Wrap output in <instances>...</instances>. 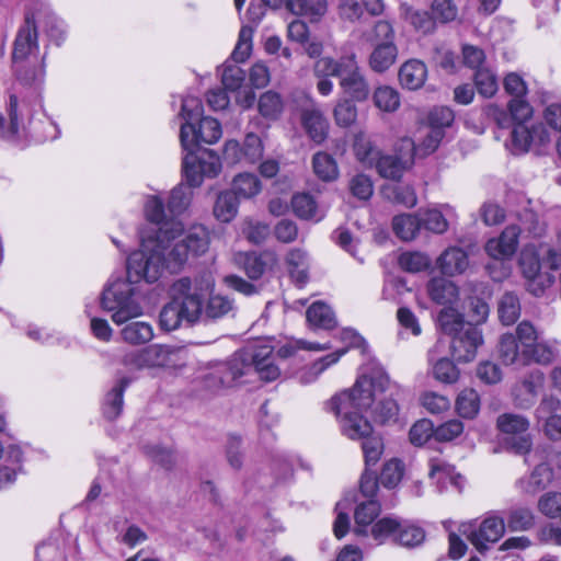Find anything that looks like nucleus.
<instances>
[{
    "mask_svg": "<svg viewBox=\"0 0 561 561\" xmlns=\"http://www.w3.org/2000/svg\"><path fill=\"white\" fill-rule=\"evenodd\" d=\"M353 151L356 159L364 165L374 167L380 151L373 145V142L365 136L364 133L355 135Z\"/></svg>",
    "mask_w": 561,
    "mask_h": 561,
    "instance_id": "58836bf2",
    "label": "nucleus"
},
{
    "mask_svg": "<svg viewBox=\"0 0 561 561\" xmlns=\"http://www.w3.org/2000/svg\"><path fill=\"white\" fill-rule=\"evenodd\" d=\"M146 218L158 226L156 233H161L165 229V239L178 240L183 233L184 225L174 216L165 210L164 203L161 197L150 195L147 197L144 206Z\"/></svg>",
    "mask_w": 561,
    "mask_h": 561,
    "instance_id": "9b49d317",
    "label": "nucleus"
},
{
    "mask_svg": "<svg viewBox=\"0 0 561 561\" xmlns=\"http://www.w3.org/2000/svg\"><path fill=\"white\" fill-rule=\"evenodd\" d=\"M421 226L428 231L434 233L442 234L448 229V221L442 214V211L437 209H427L423 213L419 214Z\"/></svg>",
    "mask_w": 561,
    "mask_h": 561,
    "instance_id": "0e129e2a",
    "label": "nucleus"
},
{
    "mask_svg": "<svg viewBox=\"0 0 561 561\" xmlns=\"http://www.w3.org/2000/svg\"><path fill=\"white\" fill-rule=\"evenodd\" d=\"M516 331L522 347L523 364L534 360L546 365L553 360L554 351L546 343L537 342V332L529 321H522L517 325Z\"/></svg>",
    "mask_w": 561,
    "mask_h": 561,
    "instance_id": "9d476101",
    "label": "nucleus"
},
{
    "mask_svg": "<svg viewBox=\"0 0 561 561\" xmlns=\"http://www.w3.org/2000/svg\"><path fill=\"white\" fill-rule=\"evenodd\" d=\"M294 213L301 219L319 220L322 215L319 214L318 206L313 197L309 194H296L291 198Z\"/></svg>",
    "mask_w": 561,
    "mask_h": 561,
    "instance_id": "8fccbe9b",
    "label": "nucleus"
},
{
    "mask_svg": "<svg viewBox=\"0 0 561 561\" xmlns=\"http://www.w3.org/2000/svg\"><path fill=\"white\" fill-rule=\"evenodd\" d=\"M549 141V133L542 124L528 126L516 123L512 130V142L515 152H526L531 145H543Z\"/></svg>",
    "mask_w": 561,
    "mask_h": 561,
    "instance_id": "dca6fc26",
    "label": "nucleus"
},
{
    "mask_svg": "<svg viewBox=\"0 0 561 561\" xmlns=\"http://www.w3.org/2000/svg\"><path fill=\"white\" fill-rule=\"evenodd\" d=\"M301 125L308 137L316 144H322L329 134V122L323 113L316 107L301 112Z\"/></svg>",
    "mask_w": 561,
    "mask_h": 561,
    "instance_id": "412c9836",
    "label": "nucleus"
},
{
    "mask_svg": "<svg viewBox=\"0 0 561 561\" xmlns=\"http://www.w3.org/2000/svg\"><path fill=\"white\" fill-rule=\"evenodd\" d=\"M520 231L522 228L516 225L507 226L499 238L486 242L485 252L494 260L510 259L517 249Z\"/></svg>",
    "mask_w": 561,
    "mask_h": 561,
    "instance_id": "f3484780",
    "label": "nucleus"
},
{
    "mask_svg": "<svg viewBox=\"0 0 561 561\" xmlns=\"http://www.w3.org/2000/svg\"><path fill=\"white\" fill-rule=\"evenodd\" d=\"M346 352L347 348L337 350L331 354L323 356L319 360H316L310 366L305 367L299 373V381L305 385L316 381L325 369L336 364L340 360V358L346 354Z\"/></svg>",
    "mask_w": 561,
    "mask_h": 561,
    "instance_id": "7c9ffc66",
    "label": "nucleus"
},
{
    "mask_svg": "<svg viewBox=\"0 0 561 561\" xmlns=\"http://www.w3.org/2000/svg\"><path fill=\"white\" fill-rule=\"evenodd\" d=\"M387 378L389 379L388 376ZM388 382L390 381L388 380ZM389 383H387L383 390L376 391L375 400L369 407V409H371V416L374 420L381 424L396 421L399 413V405L393 399L389 398L385 400H378L379 396L387 389ZM366 410H368V408Z\"/></svg>",
    "mask_w": 561,
    "mask_h": 561,
    "instance_id": "72a5a7b5",
    "label": "nucleus"
},
{
    "mask_svg": "<svg viewBox=\"0 0 561 561\" xmlns=\"http://www.w3.org/2000/svg\"><path fill=\"white\" fill-rule=\"evenodd\" d=\"M202 101L195 96H186L182 101L181 116L185 121L181 125L180 140L184 150L196 149L199 142L213 145L222 136L220 123L213 117H203Z\"/></svg>",
    "mask_w": 561,
    "mask_h": 561,
    "instance_id": "423d86ee",
    "label": "nucleus"
},
{
    "mask_svg": "<svg viewBox=\"0 0 561 561\" xmlns=\"http://www.w3.org/2000/svg\"><path fill=\"white\" fill-rule=\"evenodd\" d=\"M468 540L479 551L489 550L490 545L497 542L505 534L504 518L495 514L486 516L478 528L470 530L463 529Z\"/></svg>",
    "mask_w": 561,
    "mask_h": 561,
    "instance_id": "ddd939ff",
    "label": "nucleus"
},
{
    "mask_svg": "<svg viewBox=\"0 0 561 561\" xmlns=\"http://www.w3.org/2000/svg\"><path fill=\"white\" fill-rule=\"evenodd\" d=\"M436 265L442 274L456 276L467 271L469 267V257L463 249L449 247L437 257Z\"/></svg>",
    "mask_w": 561,
    "mask_h": 561,
    "instance_id": "a211bd4d",
    "label": "nucleus"
},
{
    "mask_svg": "<svg viewBox=\"0 0 561 561\" xmlns=\"http://www.w3.org/2000/svg\"><path fill=\"white\" fill-rule=\"evenodd\" d=\"M430 468V477L436 481L442 490L446 489L448 483L458 490L462 488V476L457 473L455 468L446 461L438 458L431 459Z\"/></svg>",
    "mask_w": 561,
    "mask_h": 561,
    "instance_id": "393cba45",
    "label": "nucleus"
},
{
    "mask_svg": "<svg viewBox=\"0 0 561 561\" xmlns=\"http://www.w3.org/2000/svg\"><path fill=\"white\" fill-rule=\"evenodd\" d=\"M363 41L376 46L383 43H394V30L386 20L377 21L370 28L362 32Z\"/></svg>",
    "mask_w": 561,
    "mask_h": 561,
    "instance_id": "ea45409f",
    "label": "nucleus"
},
{
    "mask_svg": "<svg viewBox=\"0 0 561 561\" xmlns=\"http://www.w3.org/2000/svg\"><path fill=\"white\" fill-rule=\"evenodd\" d=\"M339 78L340 87L346 95L358 102L367 100L370 92L369 84L354 54L344 57V66Z\"/></svg>",
    "mask_w": 561,
    "mask_h": 561,
    "instance_id": "f8f14e48",
    "label": "nucleus"
},
{
    "mask_svg": "<svg viewBox=\"0 0 561 561\" xmlns=\"http://www.w3.org/2000/svg\"><path fill=\"white\" fill-rule=\"evenodd\" d=\"M119 335L125 343L138 346L149 343L154 333L152 325L146 321H128L121 330Z\"/></svg>",
    "mask_w": 561,
    "mask_h": 561,
    "instance_id": "c756f323",
    "label": "nucleus"
},
{
    "mask_svg": "<svg viewBox=\"0 0 561 561\" xmlns=\"http://www.w3.org/2000/svg\"><path fill=\"white\" fill-rule=\"evenodd\" d=\"M427 67L420 59L404 61L398 72L399 82L407 90L421 89L427 79Z\"/></svg>",
    "mask_w": 561,
    "mask_h": 561,
    "instance_id": "aec40b11",
    "label": "nucleus"
},
{
    "mask_svg": "<svg viewBox=\"0 0 561 561\" xmlns=\"http://www.w3.org/2000/svg\"><path fill=\"white\" fill-rule=\"evenodd\" d=\"M560 410V400L549 396L542 398L535 412L545 435L552 440L561 439V416L558 414Z\"/></svg>",
    "mask_w": 561,
    "mask_h": 561,
    "instance_id": "4468645a",
    "label": "nucleus"
},
{
    "mask_svg": "<svg viewBox=\"0 0 561 561\" xmlns=\"http://www.w3.org/2000/svg\"><path fill=\"white\" fill-rule=\"evenodd\" d=\"M427 294L437 305H451L458 299V287L444 277H433L427 284Z\"/></svg>",
    "mask_w": 561,
    "mask_h": 561,
    "instance_id": "a878e982",
    "label": "nucleus"
},
{
    "mask_svg": "<svg viewBox=\"0 0 561 561\" xmlns=\"http://www.w3.org/2000/svg\"><path fill=\"white\" fill-rule=\"evenodd\" d=\"M333 117L337 126L350 127L357 118V107L354 100L341 99L337 101L334 110Z\"/></svg>",
    "mask_w": 561,
    "mask_h": 561,
    "instance_id": "5fc2aeb1",
    "label": "nucleus"
},
{
    "mask_svg": "<svg viewBox=\"0 0 561 561\" xmlns=\"http://www.w3.org/2000/svg\"><path fill=\"white\" fill-rule=\"evenodd\" d=\"M553 480V471L547 462H541L533 470L528 478L517 481V488L526 494H535L545 490Z\"/></svg>",
    "mask_w": 561,
    "mask_h": 561,
    "instance_id": "4be33fe9",
    "label": "nucleus"
},
{
    "mask_svg": "<svg viewBox=\"0 0 561 561\" xmlns=\"http://www.w3.org/2000/svg\"><path fill=\"white\" fill-rule=\"evenodd\" d=\"M131 381V377H122L105 396L103 413L107 420L112 421L121 415L124 404V392Z\"/></svg>",
    "mask_w": 561,
    "mask_h": 561,
    "instance_id": "5701e85b",
    "label": "nucleus"
},
{
    "mask_svg": "<svg viewBox=\"0 0 561 561\" xmlns=\"http://www.w3.org/2000/svg\"><path fill=\"white\" fill-rule=\"evenodd\" d=\"M399 265L409 273H417L430 266V259L421 252H403L399 256Z\"/></svg>",
    "mask_w": 561,
    "mask_h": 561,
    "instance_id": "e2e57ef3",
    "label": "nucleus"
},
{
    "mask_svg": "<svg viewBox=\"0 0 561 561\" xmlns=\"http://www.w3.org/2000/svg\"><path fill=\"white\" fill-rule=\"evenodd\" d=\"M519 341L517 333H505L499 342V354L502 362L506 365L515 364L522 359V351L519 352Z\"/></svg>",
    "mask_w": 561,
    "mask_h": 561,
    "instance_id": "3c124183",
    "label": "nucleus"
},
{
    "mask_svg": "<svg viewBox=\"0 0 561 561\" xmlns=\"http://www.w3.org/2000/svg\"><path fill=\"white\" fill-rule=\"evenodd\" d=\"M383 197L394 204L413 208L417 204L415 190L409 184H387L381 188Z\"/></svg>",
    "mask_w": 561,
    "mask_h": 561,
    "instance_id": "2f4dec72",
    "label": "nucleus"
},
{
    "mask_svg": "<svg viewBox=\"0 0 561 561\" xmlns=\"http://www.w3.org/2000/svg\"><path fill=\"white\" fill-rule=\"evenodd\" d=\"M234 300L228 296L220 294H211L205 307L203 308V316L207 320L216 321L236 314Z\"/></svg>",
    "mask_w": 561,
    "mask_h": 561,
    "instance_id": "bb28decb",
    "label": "nucleus"
},
{
    "mask_svg": "<svg viewBox=\"0 0 561 561\" xmlns=\"http://www.w3.org/2000/svg\"><path fill=\"white\" fill-rule=\"evenodd\" d=\"M519 265L527 290L535 296H541L554 283L551 272L561 267V252L554 249H541L539 252L525 249L520 254Z\"/></svg>",
    "mask_w": 561,
    "mask_h": 561,
    "instance_id": "0eeeda50",
    "label": "nucleus"
},
{
    "mask_svg": "<svg viewBox=\"0 0 561 561\" xmlns=\"http://www.w3.org/2000/svg\"><path fill=\"white\" fill-rule=\"evenodd\" d=\"M195 150H186L187 153L183 158V173L190 187L199 186L205 178L204 172L198 168Z\"/></svg>",
    "mask_w": 561,
    "mask_h": 561,
    "instance_id": "6e6d98bb",
    "label": "nucleus"
},
{
    "mask_svg": "<svg viewBox=\"0 0 561 561\" xmlns=\"http://www.w3.org/2000/svg\"><path fill=\"white\" fill-rule=\"evenodd\" d=\"M381 510L380 504L375 500H368L359 503L354 512L355 528L354 533L357 536L371 535V523L379 515Z\"/></svg>",
    "mask_w": 561,
    "mask_h": 561,
    "instance_id": "b1692460",
    "label": "nucleus"
},
{
    "mask_svg": "<svg viewBox=\"0 0 561 561\" xmlns=\"http://www.w3.org/2000/svg\"><path fill=\"white\" fill-rule=\"evenodd\" d=\"M387 383L385 370L374 366L363 373L351 389L334 396L328 403V409L339 417L342 433L351 439H363L366 468L379 461L383 444L378 435L373 434V426L362 412L371 405L376 391L383 390Z\"/></svg>",
    "mask_w": 561,
    "mask_h": 561,
    "instance_id": "f03ea898",
    "label": "nucleus"
},
{
    "mask_svg": "<svg viewBox=\"0 0 561 561\" xmlns=\"http://www.w3.org/2000/svg\"><path fill=\"white\" fill-rule=\"evenodd\" d=\"M537 507L549 518H561V492L550 491L542 494L538 500Z\"/></svg>",
    "mask_w": 561,
    "mask_h": 561,
    "instance_id": "bf43d9fd",
    "label": "nucleus"
},
{
    "mask_svg": "<svg viewBox=\"0 0 561 561\" xmlns=\"http://www.w3.org/2000/svg\"><path fill=\"white\" fill-rule=\"evenodd\" d=\"M543 374L534 371L514 389V402L520 409H529L534 405L539 390L543 386Z\"/></svg>",
    "mask_w": 561,
    "mask_h": 561,
    "instance_id": "6ab92c4d",
    "label": "nucleus"
},
{
    "mask_svg": "<svg viewBox=\"0 0 561 561\" xmlns=\"http://www.w3.org/2000/svg\"><path fill=\"white\" fill-rule=\"evenodd\" d=\"M461 54L463 64L474 72L490 66L484 50L478 46L465 44L462 45Z\"/></svg>",
    "mask_w": 561,
    "mask_h": 561,
    "instance_id": "338daca9",
    "label": "nucleus"
},
{
    "mask_svg": "<svg viewBox=\"0 0 561 561\" xmlns=\"http://www.w3.org/2000/svg\"><path fill=\"white\" fill-rule=\"evenodd\" d=\"M148 369L165 367L171 362L175 350L165 344H151L142 347Z\"/></svg>",
    "mask_w": 561,
    "mask_h": 561,
    "instance_id": "a19ab883",
    "label": "nucleus"
},
{
    "mask_svg": "<svg viewBox=\"0 0 561 561\" xmlns=\"http://www.w3.org/2000/svg\"><path fill=\"white\" fill-rule=\"evenodd\" d=\"M38 32L33 13H26L13 43L12 68L19 82L24 85L41 84L45 77V56L36 66L26 65L27 58L38 53Z\"/></svg>",
    "mask_w": 561,
    "mask_h": 561,
    "instance_id": "39448f33",
    "label": "nucleus"
},
{
    "mask_svg": "<svg viewBox=\"0 0 561 561\" xmlns=\"http://www.w3.org/2000/svg\"><path fill=\"white\" fill-rule=\"evenodd\" d=\"M198 168L207 178H215L221 171L220 158L213 150H199L196 154Z\"/></svg>",
    "mask_w": 561,
    "mask_h": 561,
    "instance_id": "69168bd1",
    "label": "nucleus"
},
{
    "mask_svg": "<svg viewBox=\"0 0 561 561\" xmlns=\"http://www.w3.org/2000/svg\"><path fill=\"white\" fill-rule=\"evenodd\" d=\"M286 262L289 266L291 277L298 284H305L307 280L308 259L305 251L300 249H293L286 256Z\"/></svg>",
    "mask_w": 561,
    "mask_h": 561,
    "instance_id": "603ef678",
    "label": "nucleus"
},
{
    "mask_svg": "<svg viewBox=\"0 0 561 561\" xmlns=\"http://www.w3.org/2000/svg\"><path fill=\"white\" fill-rule=\"evenodd\" d=\"M371 536L380 542L391 537L401 546L415 547L423 542L425 533L419 526L393 517H383L371 526Z\"/></svg>",
    "mask_w": 561,
    "mask_h": 561,
    "instance_id": "1a4fd4ad",
    "label": "nucleus"
},
{
    "mask_svg": "<svg viewBox=\"0 0 561 561\" xmlns=\"http://www.w3.org/2000/svg\"><path fill=\"white\" fill-rule=\"evenodd\" d=\"M312 168L318 178L323 181H333L339 175L336 161L327 152H317L312 158Z\"/></svg>",
    "mask_w": 561,
    "mask_h": 561,
    "instance_id": "09e8293b",
    "label": "nucleus"
},
{
    "mask_svg": "<svg viewBox=\"0 0 561 561\" xmlns=\"http://www.w3.org/2000/svg\"><path fill=\"white\" fill-rule=\"evenodd\" d=\"M473 81L478 93L484 98H492L497 92V77L491 66L477 70Z\"/></svg>",
    "mask_w": 561,
    "mask_h": 561,
    "instance_id": "37998d69",
    "label": "nucleus"
},
{
    "mask_svg": "<svg viewBox=\"0 0 561 561\" xmlns=\"http://www.w3.org/2000/svg\"><path fill=\"white\" fill-rule=\"evenodd\" d=\"M170 301L160 312V327L173 331L182 323L192 325L203 316V298L188 277H181L170 288Z\"/></svg>",
    "mask_w": 561,
    "mask_h": 561,
    "instance_id": "20e7f679",
    "label": "nucleus"
},
{
    "mask_svg": "<svg viewBox=\"0 0 561 561\" xmlns=\"http://www.w3.org/2000/svg\"><path fill=\"white\" fill-rule=\"evenodd\" d=\"M456 410L463 419H473L480 410V398L476 390L463 389L456 399Z\"/></svg>",
    "mask_w": 561,
    "mask_h": 561,
    "instance_id": "de8ad7c7",
    "label": "nucleus"
},
{
    "mask_svg": "<svg viewBox=\"0 0 561 561\" xmlns=\"http://www.w3.org/2000/svg\"><path fill=\"white\" fill-rule=\"evenodd\" d=\"M238 262L252 279L260 278L265 272L266 263L261 255L254 252L239 254Z\"/></svg>",
    "mask_w": 561,
    "mask_h": 561,
    "instance_id": "052dcab7",
    "label": "nucleus"
},
{
    "mask_svg": "<svg viewBox=\"0 0 561 561\" xmlns=\"http://www.w3.org/2000/svg\"><path fill=\"white\" fill-rule=\"evenodd\" d=\"M374 165L381 178L394 181L400 180L405 170V164L400 158L389 154L382 156L381 153Z\"/></svg>",
    "mask_w": 561,
    "mask_h": 561,
    "instance_id": "c03bdc74",
    "label": "nucleus"
},
{
    "mask_svg": "<svg viewBox=\"0 0 561 561\" xmlns=\"http://www.w3.org/2000/svg\"><path fill=\"white\" fill-rule=\"evenodd\" d=\"M165 231L142 239L140 249L128 256L127 280L154 283L164 270L178 273L191 255H203L209 248V231L202 225L191 227L181 240L165 239Z\"/></svg>",
    "mask_w": 561,
    "mask_h": 561,
    "instance_id": "f257e3e1",
    "label": "nucleus"
},
{
    "mask_svg": "<svg viewBox=\"0 0 561 561\" xmlns=\"http://www.w3.org/2000/svg\"><path fill=\"white\" fill-rule=\"evenodd\" d=\"M496 424L499 430L506 434H524L529 427V422L525 416L513 413L500 415Z\"/></svg>",
    "mask_w": 561,
    "mask_h": 561,
    "instance_id": "4d7b16f0",
    "label": "nucleus"
},
{
    "mask_svg": "<svg viewBox=\"0 0 561 561\" xmlns=\"http://www.w3.org/2000/svg\"><path fill=\"white\" fill-rule=\"evenodd\" d=\"M255 371L260 379L274 381L279 375V368L274 364L273 347L266 343H255L233 354L224 363L214 365L204 376L206 389L217 392L236 386L240 378Z\"/></svg>",
    "mask_w": 561,
    "mask_h": 561,
    "instance_id": "7ed1b4c3",
    "label": "nucleus"
},
{
    "mask_svg": "<svg viewBox=\"0 0 561 561\" xmlns=\"http://www.w3.org/2000/svg\"><path fill=\"white\" fill-rule=\"evenodd\" d=\"M374 104L382 112L393 113L400 107L399 92L389 85L378 87L373 95Z\"/></svg>",
    "mask_w": 561,
    "mask_h": 561,
    "instance_id": "49530a36",
    "label": "nucleus"
},
{
    "mask_svg": "<svg viewBox=\"0 0 561 561\" xmlns=\"http://www.w3.org/2000/svg\"><path fill=\"white\" fill-rule=\"evenodd\" d=\"M136 294V285L126 278L110 280L102 291L101 307L111 312V319L115 324H124L142 316V308L135 299Z\"/></svg>",
    "mask_w": 561,
    "mask_h": 561,
    "instance_id": "6e6552de",
    "label": "nucleus"
},
{
    "mask_svg": "<svg viewBox=\"0 0 561 561\" xmlns=\"http://www.w3.org/2000/svg\"><path fill=\"white\" fill-rule=\"evenodd\" d=\"M398 58V47L394 43H383L374 46L368 65L375 72L382 73L394 65Z\"/></svg>",
    "mask_w": 561,
    "mask_h": 561,
    "instance_id": "cd10ccee",
    "label": "nucleus"
},
{
    "mask_svg": "<svg viewBox=\"0 0 561 561\" xmlns=\"http://www.w3.org/2000/svg\"><path fill=\"white\" fill-rule=\"evenodd\" d=\"M192 197V188L185 184H179L170 193L168 202L169 213L176 218L188 208Z\"/></svg>",
    "mask_w": 561,
    "mask_h": 561,
    "instance_id": "a18cd8bd",
    "label": "nucleus"
},
{
    "mask_svg": "<svg viewBox=\"0 0 561 561\" xmlns=\"http://www.w3.org/2000/svg\"><path fill=\"white\" fill-rule=\"evenodd\" d=\"M285 3L293 14L306 16L311 22L319 21L328 11L327 0H285Z\"/></svg>",
    "mask_w": 561,
    "mask_h": 561,
    "instance_id": "c85d7f7f",
    "label": "nucleus"
},
{
    "mask_svg": "<svg viewBox=\"0 0 561 561\" xmlns=\"http://www.w3.org/2000/svg\"><path fill=\"white\" fill-rule=\"evenodd\" d=\"M497 312L500 321L504 325L515 323L520 316V302L517 295L513 291L504 293L499 300Z\"/></svg>",
    "mask_w": 561,
    "mask_h": 561,
    "instance_id": "e433bc0d",
    "label": "nucleus"
},
{
    "mask_svg": "<svg viewBox=\"0 0 561 561\" xmlns=\"http://www.w3.org/2000/svg\"><path fill=\"white\" fill-rule=\"evenodd\" d=\"M506 518L512 531H526L535 525V515L528 507H514L508 511Z\"/></svg>",
    "mask_w": 561,
    "mask_h": 561,
    "instance_id": "864d4df0",
    "label": "nucleus"
},
{
    "mask_svg": "<svg viewBox=\"0 0 561 561\" xmlns=\"http://www.w3.org/2000/svg\"><path fill=\"white\" fill-rule=\"evenodd\" d=\"M450 348L458 362H470L476 357L477 348L482 344L481 331L473 324L451 335Z\"/></svg>",
    "mask_w": 561,
    "mask_h": 561,
    "instance_id": "2eb2a0df",
    "label": "nucleus"
},
{
    "mask_svg": "<svg viewBox=\"0 0 561 561\" xmlns=\"http://www.w3.org/2000/svg\"><path fill=\"white\" fill-rule=\"evenodd\" d=\"M238 198L230 191L218 194L214 205V216L221 222H230L238 214Z\"/></svg>",
    "mask_w": 561,
    "mask_h": 561,
    "instance_id": "4c0bfd02",
    "label": "nucleus"
},
{
    "mask_svg": "<svg viewBox=\"0 0 561 561\" xmlns=\"http://www.w3.org/2000/svg\"><path fill=\"white\" fill-rule=\"evenodd\" d=\"M438 321L444 332L450 336L466 329L469 324L463 321L460 313L451 308L442 310L438 316Z\"/></svg>",
    "mask_w": 561,
    "mask_h": 561,
    "instance_id": "680f3d73",
    "label": "nucleus"
},
{
    "mask_svg": "<svg viewBox=\"0 0 561 561\" xmlns=\"http://www.w3.org/2000/svg\"><path fill=\"white\" fill-rule=\"evenodd\" d=\"M254 28L250 25H243L239 32L237 45L232 51V58L237 62H243L252 51V38Z\"/></svg>",
    "mask_w": 561,
    "mask_h": 561,
    "instance_id": "13d9d810",
    "label": "nucleus"
},
{
    "mask_svg": "<svg viewBox=\"0 0 561 561\" xmlns=\"http://www.w3.org/2000/svg\"><path fill=\"white\" fill-rule=\"evenodd\" d=\"M421 227L419 215L402 214L392 219V229L396 236L403 241L413 240L417 236Z\"/></svg>",
    "mask_w": 561,
    "mask_h": 561,
    "instance_id": "f704fd0d",
    "label": "nucleus"
},
{
    "mask_svg": "<svg viewBox=\"0 0 561 561\" xmlns=\"http://www.w3.org/2000/svg\"><path fill=\"white\" fill-rule=\"evenodd\" d=\"M444 136L445 131L428 127L417 144H414L412 140H407V142L412 147L414 154L424 157L431 154L438 148Z\"/></svg>",
    "mask_w": 561,
    "mask_h": 561,
    "instance_id": "79ce46f5",
    "label": "nucleus"
},
{
    "mask_svg": "<svg viewBox=\"0 0 561 561\" xmlns=\"http://www.w3.org/2000/svg\"><path fill=\"white\" fill-rule=\"evenodd\" d=\"M262 191L260 179L249 172L237 174L231 183V193L237 198L250 199L256 196Z\"/></svg>",
    "mask_w": 561,
    "mask_h": 561,
    "instance_id": "473e14b6",
    "label": "nucleus"
},
{
    "mask_svg": "<svg viewBox=\"0 0 561 561\" xmlns=\"http://www.w3.org/2000/svg\"><path fill=\"white\" fill-rule=\"evenodd\" d=\"M259 110L264 117L276 118L283 110L280 96L273 91L263 93L259 100Z\"/></svg>",
    "mask_w": 561,
    "mask_h": 561,
    "instance_id": "774afa93",
    "label": "nucleus"
},
{
    "mask_svg": "<svg viewBox=\"0 0 561 561\" xmlns=\"http://www.w3.org/2000/svg\"><path fill=\"white\" fill-rule=\"evenodd\" d=\"M308 323L313 328L332 329L335 327V317L331 308L321 302H313L306 312Z\"/></svg>",
    "mask_w": 561,
    "mask_h": 561,
    "instance_id": "c9c22d12",
    "label": "nucleus"
}]
</instances>
